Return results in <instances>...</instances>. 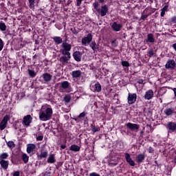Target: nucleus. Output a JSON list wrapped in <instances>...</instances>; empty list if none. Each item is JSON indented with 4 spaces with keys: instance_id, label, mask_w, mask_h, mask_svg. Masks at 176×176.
Returning <instances> with one entry per match:
<instances>
[{
    "instance_id": "nucleus-2",
    "label": "nucleus",
    "mask_w": 176,
    "mask_h": 176,
    "mask_svg": "<svg viewBox=\"0 0 176 176\" xmlns=\"http://www.w3.org/2000/svg\"><path fill=\"white\" fill-rule=\"evenodd\" d=\"M60 85L59 91L60 93H71L72 91L71 84L68 81H63Z\"/></svg>"
},
{
    "instance_id": "nucleus-29",
    "label": "nucleus",
    "mask_w": 176,
    "mask_h": 176,
    "mask_svg": "<svg viewBox=\"0 0 176 176\" xmlns=\"http://www.w3.org/2000/svg\"><path fill=\"white\" fill-rule=\"evenodd\" d=\"M145 160V155L144 154H140L137 157V162L138 163H142Z\"/></svg>"
},
{
    "instance_id": "nucleus-32",
    "label": "nucleus",
    "mask_w": 176,
    "mask_h": 176,
    "mask_svg": "<svg viewBox=\"0 0 176 176\" xmlns=\"http://www.w3.org/2000/svg\"><path fill=\"white\" fill-rule=\"evenodd\" d=\"M28 74L31 78H35L36 76V73L34 70L28 69Z\"/></svg>"
},
{
    "instance_id": "nucleus-37",
    "label": "nucleus",
    "mask_w": 176,
    "mask_h": 176,
    "mask_svg": "<svg viewBox=\"0 0 176 176\" xmlns=\"http://www.w3.org/2000/svg\"><path fill=\"white\" fill-rule=\"evenodd\" d=\"M64 101L66 102V104H68L71 102V96H65L64 98Z\"/></svg>"
},
{
    "instance_id": "nucleus-22",
    "label": "nucleus",
    "mask_w": 176,
    "mask_h": 176,
    "mask_svg": "<svg viewBox=\"0 0 176 176\" xmlns=\"http://www.w3.org/2000/svg\"><path fill=\"white\" fill-rule=\"evenodd\" d=\"M118 163H119L118 157H112L109 162V166H110V167H115V166H117Z\"/></svg>"
},
{
    "instance_id": "nucleus-3",
    "label": "nucleus",
    "mask_w": 176,
    "mask_h": 176,
    "mask_svg": "<svg viewBox=\"0 0 176 176\" xmlns=\"http://www.w3.org/2000/svg\"><path fill=\"white\" fill-rule=\"evenodd\" d=\"M72 46L71 44L67 43V42H63L62 45H60V52L63 54V56H69L71 53Z\"/></svg>"
},
{
    "instance_id": "nucleus-14",
    "label": "nucleus",
    "mask_w": 176,
    "mask_h": 176,
    "mask_svg": "<svg viewBox=\"0 0 176 176\" xmlns=\"http://www.w3.org/2000/svg\"><path fill=\"white\" fill-rule=\"evenodd\" d=\"M153 96H155L153 90L149 89L145 93L144 100H152L153 98Z\"/></svg>"
},
{
    "instance_id": "nucleus-6",
    "label": "nucleus",
    "mask_w": 176,
    "mask_h": 176,
    "mask_svg": "<svg viewBox=\"0 0 176 176\" xmlns=\"http://www.w3.org/2000/svg\"><path fill=\"white\" fill-rule=\"evenodd\" d=\"M97 12L100 14L102 17L107 16L108 13V6H107V5L102 6L100 8L97 9Z\"/></svg>"
},
{
    "instance_id": "nucleus-16",
    "label": "nucleus",
    "mask_w": 176,
    "mask_h": 176,
    "mask_svg": "<svg viewBox=\"0 0 176 176\" xmlns=\"http://www.w3.org/2000/svg\"><path fill=\"white\" fill-rule=\"evenodd\" d=\"M125 159H126L127 163H129V164H130V166H131L132 167H134V166H135V162H134V160H133V159H131L130 154H129L127 153H125Z\"/></svg>"
},
{
    "instance_id": "nucleus-59",
    "label": "nucleus",
    "mask_w": 176,
    "mask_h": 176,
    "mask_svg": "<svg viewBox=\"0 0 176 176\" xmlns=\"http://www.w3.org/2000/svg\"><path fill=\"white\" fill-rule=\"evenodd\" d=\"M175 155H176V151H175Z\"/></svg>"
},
{
    "instance_id": "nucleus-43",
    "label": "nucleus",
    "mask_w": 176,
    "mask_h": 176,
    "mask_svg": "<svg viewBox=\"0 0 176 176\" xmlns=\"http://www.w3.org/2000/svg\"><path fill=\"white\" fill-rule=\"evenodd\" d=\"M2 49H3V41L2 38H0V52H1Z\"/></svg>"
},
{
    "instance_id": "nucleus-27",
    "label": "nucleus",
    "mask_w": 176,
    "mask_h": 176,
    "mask_svg": "<svg viewBox=\"0 0 176 176\" xmlns=\"http://www.w3.org/2000/svg\"><path fill=\"white\" fill-rule=\"evenodd\" d=\"M90 47L94 50V52H97L98 50V45L95 41H92L89 45Z\"/></svg>"
},
{
    "instance_id": "nucleus-26",
    "label": "nucleus",
    "mask_w": 176,
    "mask_h": 176,
    "mask_svg": "<svg viewBox=\"0 0 176 176\" xmlns=\"http://www.w3.org/2000/svg\"><path fill=\"white\" fill-rule=\"evenodd\" d=\"M0 164L4 170H6L8 168V166H9V162L1 160L0 161Z\"/></svg>"
},
{
    "instance_id": "nucleus-18",
    "label": "nucleus",
    "mask_w": 176,
    "mask_h": 176,
    "mask_svg": "<svg viewBox=\"0 0 176 176\" xmlns=\"http://www.w3.org/2000/svg\"><path fill=\"white\" fill-rule=\"evenodd\" d=\"M146 43H155V36L150 33L147 35V38L144 41Z\"/></svg>"
},
{
    "instance_id": "nucleus-20",
    "label": "nucleus",
    "mask_w": 176,
    "mask_h": 176,
    "mask_svg": "<svg viewBox=\"0 0 176 176\" xmlns=\"http://www.w3.org/2000/svg\"><path fill=\"white\" fill-rule=\"evenodd\" d=\"M166 68L174 69L175 68V61L174 60H169L166 64Z\"/></svg>"
},
{
    "instance_id": "nucleus-4",
    "label": "nucleus",
    "mask_w": 176,
    "mask_h": 176,
    "mask_svg": "<svg viewBox=\"0 0 176 176\" xmlns=\"http://www.w3.org/2000/svg\"><path fill=\"white\" fill-rule=\"evenodd\" d=\"M10 120V115H6L0 123V130H5L8 127V122Z\"/></svg>"
},
{
    "instance_id": "nucleus-5",
    "label": "nucleus",
    "mask_w": 176,
    "mask_h": 176,
    "mask_svg": "<svg viewBox=\"0 0 176 176\" xmlns=\"http://www.w3.org/2000/svg\"><path fill=\"white\" fill-rule=\"evenodd\" d=\"M91 41H93V35H91V34H88L87 36L82 38L81 43L82 46H87L90 44Z\"/></svg>"
},
{
    "instance_id": "nucleus-24",
    "label": "nucleus",
    "mask_w": 176,
    "mask_h": 176,
    "mask_svg": "<svg viewBox=\"0 0 176 176\" xmlns=\"http://www.w3.org/2000/svg\"><path fill=\"white\" fill-rule=\"evenodd\" d=\"M69 149L73 152H79L80 151V146L76 144H73L70 146Z\"/></svg>"
},
{
    "instance_id": "nucleus-53",
    "label": "nucleus",
    "mask_w": 176,
    "mask_h": 176,
    "mask_svg": "<svg viewBox=\"0 0 176 176\" xmlns=\"http://www.w3.org/2000/svg\"><path fill=\"white\" fill-rule=\"evenodd\" d=\"M61 149H65L67 148V146L65 144H62L60 146Z\"/></svg>"
},
{
    "instance_id": "nucleus-40",
    "label": "nucleus",
    "mask_w": 176,
    "mask_h": 176,
    "mask_svg": "<svg viewBox=\"0 0 176 176\" xmlns=\"http://www.w3.org/2000/svg\"><path fill=\"white\" fill-rule=\"evenodd\" d=\"M30 3V8H34L35 0H28Z\"/></svg>"
},
{
    "instance_id": "nucleus-25",
    "label": "nucleus",
    "mask_w": 176,
    "mask_h": 176,
    "mask_svg": "<svg viewBox=\"0 0 176 176\" xmlns=\"http://www.w3.org/2000/svg\"><path fill=\"white\" fill-rule=\"evenodd\" d=\"M47 163H56V157L54 154H51L47 158Z\"/></svg>"
},
{
    "instance_id": "nucleus-31",
    "label": "nucleus",
    "mask_w": 176,
    "mask_h": 176,
    "mask_svg": "<svg viewBox=\"0 0 176 176\" xmlns=\"http://www.w3.org/2000/svg\"><path fill=\"white\" fill-rule=\"evenodd\" d=\"M21 159H22V160L24 163H28V160L30 159V157H28V155H27V154H23L22 157H21Z\"/></svg>"
},
{
    "instance_id": "nucleus-9",
    "label": "nucleus",
    "mask_w": 176,
    "mask_h": 176,
    "mask_svg": "<svg viewBox=\"0 0 176 176\" xmlns=\"http://www.w3.org/2000/svg\"><path fill=\"white\" fill-rule=\"evenodd\" d=\"M111 28L115 32H119L123 28V25L122 23H118V22H113L111 25Z\"/></svg>"
},
{
    "instance_id": "nucleus-35",
    "label": "nucleus",
    "mask_w": 176,
    "mask_h": 176,
    "mask_svg": "<svg viewBox=\"0 0 176 176\" xmlns=\"http://www.w3.org/2000/svg\"><path fill=\"white\" fill-rule=\"evenodd\" d=\"M91 131L94 132V133H97V131H100V127H97L96 126H94L93 124L91 125Z\"/></svg>"
},
{
    "instance_id": "nucleus-57",
    "label": "nucleus",
    "mask_w": 176,
    "mask_h": 176,
    "mask_svg": "<svg viewBox=\"0 0 176 176\" xmlns=\"http://www.w3.org/2000/svg\"><path fill=\"white\" fill-rule=\"evenodd\" d=\"M142 133H144V131H140V134H142Z\"/></svg>"
},
{
    "instance_id": "nucleus-42",
    "label": "nucleus",
    "mask_w": 176,
    "mask_h": 176,
    "mask_svg": "<svg viewBox=\"0 0 176 176\" xmlns=\"http://www.w3.org/2000/svg\"><path fill=\"white\" fill-rule=\"evenodd\" d=\"M166 7H164L161 12V17H164V14L166 13Z\"/></svg>"
},
{
    "instance_id": "nucleus-30",
    "label": "nucleus",
    "mask_w": 176,
    "mask_h": 176,
    "mask_svg": "<svg viewBox=\"0 0 176 176\" xmlns=\"http://www.w3.org/2000/svg\"><path fill=\"white\" fill-rule=\"evenodd\" d=\"M47 155H49L47 151H43L38 155V157H39V159H45V157H47Z\"/></svg>"
},
{
    "instance_id": "nucleus-36",
    "label": "nucleus",
    "mask_w": 176,
    "mask_h": 176,
    "mask_svg": "<svg viewBox=\"0 0 176 176\" xmlns=\"http://www.w3.org/2000/svg\"><path fill=\"white\" fill-rule=\"evenodd\" d=\"M8 157H9L8 153H3L0 155V159H8Z\"/></svg>"
},
{
    "instance_id": "nucleus-39",
    "label": "nucleus",
    "mask_w": 176,
    "mask_h": 176,
    "mask_svg": "<svg viewBox=\"0 0 176 176\" xmlns=\"http://www.w3.org/2000/svg\"><path fill=\"white\" fill-rule=\"evenodd\" d=\"M122 67H130V63L129 62L124 60L122 62Z\"/></svg>"
},
{
    "instance_id": "nucleus-49",
    "label": "nucleus",
    "mask_w": 176,
    "mask_h": 176,
    "mask_svg": "<svg viewBox=\"0 0 176 176\" xmlns=\"http://www.w3.org/2000/svg\"><path fill=\"white\" fill-rule=\"evenodd\" d=\"M138 83H139L140 85H143L144 84V80H142V79L138 80Z\"/></svg>"
},
{
    "instance_id": "nucleus-1",
    "label": "nucleus",
    "mask_w": 176,
    "mask_h": 176,
    "mask_svg": "<svg viewBox=\"0 0 176 176\" xmlns=\"http://www.w3.org/2000/svg\"><path fill=\"white\" fill-rule=\"evenodd\" d=\"M39 119L42 122H46L52 119L53 115V109L49 107L47 104H44L41 107V109L38 113Z\"/></svg>"
},
{
    "instance_id": "nucleus-8",
    "label": "nucleus",
    "mask_w": 176,
    "mask_h": 176,
    "mask_svg": "<svg viewBox=\"0 0 176 176\" xmlns=\"http://www.w3.org/2000/svg\"><path fill=\"white\" fill-rule=\"evenodd\" d=\"M126 126L129 130H131V131H138V129H140V125L137 124H133L131 122H128L126 124Z\"/></svg>"
},
{
    "instance_id": "nucleus-19",
    "label": "nucleus",
    "mask_w": 176,
    "mask_h": 176,
    "mask_svg": "<svg viewBox=\"0 0 176 176\" xmlns=\"http://www.w3.org/2000/svg\"><path fill=\"white\" fill-rule=\"evenodd\" d=\"M36 148V146L34 144H29L27 146V152L28 153H34L35 152V149Z\"/></svg>"
},
{
    "instance_id": "nucleus-55",
    "label": "nucleus",
    "mask_w": 176,
    "mask_h": 176,
    "mask_svg": "<svg viewBox=\"0 0 176 176\" xmlns=\"http://www.w3.org/2000/svg\"><path fill=\"white\" fill-rule=\"evenodd\" d=\"M173 91H174V94H175V96L176 97V88L173 89Z\"/></svg>"
},
{
    "instance_id": "nucleus-12",
    "label": "nucleus",
    "mask_w": 176,
    "mask_h": 176,
    "mask_svg": "<svg viewBox=\"0 0 176 176\" xmlns=\"http://www.w3.org/2000/svg\"><path fill=\"white\" fill-rule=\"evenodd\" d=\"M91 90L95 93H100L102 90L101 84L98 82L94 85H91Z\"/></svg>"
},
{
    "instance_id": "nucleus-7",
    "label": "nucleus",
    "mask_w": 176,
    "mask_h": 176,
    "mask_svg": "<svg viewBox=\"0 0 176 176\" xmlns=\"http://www.w3.org/2000/svg\"><path fill=\"white\" fill-rule=\"evenodd\" d=\"M82 74L83 73L80 70H74L72 72L71 76L74 80H78V79H80L82 77Z\"/></svg>"
},
{
    "instance_id": "nucleus-38",
    "label": "nucleus",
    "mask_w": 176,
    "mask_h": 176,
    "mask_svg": "<svg viewBox=\"0 0 176 176\" xmlns=\"http://www.w3.org/2000/svg\"><path fill=\"white\" fill-rule=\"evenodd\" d=\"M147 56L148 57H153V56H155V52L152 50H151L148 51Z\"/></svg>"
},
{
    "instance_id": "nucleus-10",
    "label": "nucleus",
    "mask_w": 176,
    "mask_h": 176,
    "mask_svg": "<svg viewBox=\"0 0 176 176\" xmlns=\"http://www.w3.org/2000/svg\"><path fill=\"white\" fill-rule=\"evenodd\" d=\"M166 129L168 130V133H174L176 131V123L173 122H168Z\"/></svg>"
},
{
    "instance_id": "nucleus-13",
    "label": "nucleus",
    "mask_w": 176,
    "mask_h": 176,
    "mask_svg": "<svg viewBox=\"0 0 176 176\" xmlns=\"http://www.w3.org/2000/svg\"><path fill=\"white\" fill-rule=\"evenodd\" d=\"M137 100V94H129L128 96V104H134Z\"/></svg>"
},
{
    "instance_id": "nucleus-33",
    "label": "nucleus",
    "mask_w": 176,
    "mask_h": 176,
    "mask_svg": "<svg viewBox=\"0 0 176 176\" xmlns=\"http://www.w3.org/2000/svg\"><path fill=\"white\" fill-rule=\"evenodd\" d=\"M7 146L10 149H13V148H14L15 146V144H14V142H13V141H9L8 142H7Z\"/></svg>"
},
{
    "instance_id": "nucleus-48",
    "label": "nucleus",
    "mask_w": 176,
    "mask_h": 176,
    "mask_svg": "<svg viewBox=\"0 0 176 176\" xmlns=\"http://www.w3.org/2000/svg\"><path fill=\"white\" fill-rule=\"evenodd\" d=\"M36 140L37 141H42V140H43V136L39 135L38 137H37Z\"/></svg>"
},
{
    "instance_id": "nucleus-23",
    "label": "nucleus",
    "mask_w": 176,
    "mask_h": 176,
    "mask_svg": "<svg viewBox=\"0 0 176 176\" xmlns=\"http://www.w3.org/2000/svg\"><path fill=\"white\" fill-rule=\"evenodd\" d=\"M53 41L55 43V45H61V43H63V38L60 36L53 37Z\"/></svg>"
},
{
    "instance_id": "nucleus-56",
    "label": "nucleus",
    "mask_w": 176,
    "mask_h": 176,
    "mask_svg": "<svg viewBox=\"0 0 176 176\" xmlns=\"http://www.w3.org/2000/svg\"><path fill=\"white\" fill-rule=\"evenodd\" d=\"M144 19H146V15L143 16Z\"/></svg>"
},
{
    "instance_id": "nucleus-15",
    "label": "nucleus",
    "mask_w": 176,
    "mask_h": 176,
    "mask_svg": "<svg viewBox=\"0 0 176 176\" xmlns=\"http://www.w3.org/2000/svg\"><path fill=\"white\" fill-rule=\"evenodd\" d=\"M41 77L43 78L44 82H45L46 83H49V82H50V80H52V78H53V76H52V74H49V73H44Z\"/></svg>"
},
{
    "instance_id": "nucleus-34",
    "label": "nucleus",
    "mask_w": 176,
    "mask_h": 176,
    "mask_svg": "<svg viewBox=\"0 0 176 176\" xmlns=\"http://www.w3.org/2000/svg\"><path fill=\"white\" fill-rule=\"evenodd\" d=\"M0 30L1 31H6V24L3 22H0Z\"/></svg>"
},
{
    "instance_id": "nucleus-51",
    "label": "nucleus",
    "mask_w": 176,
    "mask_h": 176,
    "mask_svg": "<svg viewBox=\"0 0 176 176\" xmlns=\"http://www.w3.org/2000/svg\"><path fill=\"white\" fill-rule=\"evenodd\" d=\"M13 176H20V172L19 171H16V172L14 173Z\"/></svg>"
},
{
    "instance_id": "nucleus-21",
    "label": "nucleus",
    "mask_w": 176,
    "mask_h": 176,
    "mask_svg": "<svg viewBox=\"0 0 176 176\" xmlns=\"http://www.w3.org/2000/svg\"><path fill=\"white\" fill-rule=\"evenodd\" d=\"M73 57L76 61L79 62L80 60H82V53H80V52L76 51L74 52Z\"/></svg>"
},
{
    "instance_id": "nucleus-17",
    "label": "nucleus",
    "mask_w": 176,
    "mask_h": 176,
    "mask_svg": "<svg viewBox=\"0 0 176 176\" xmlns=\"http://www.w3.org/2000/svg\"><path fill=\"white\" fill-rule=\"evenodd\" d=\"M71 59V54L64 55L60 58V61L62 64H67V63Z\"/></svg>"
},
{
    "instance_id": "nucleus-45",
    "label": "nucleus",
    "mask_w": 176,
    "mask_h": 176,
    "mask_svg": "<svg viewBox=\"0 0 176 176\" xmlns=\"http://www.w3.org/2000/svg\"><path fill=\"white\" fill-rule=\"evenodd\" d=\"M86 115H87V113L82 112V113H81L78 116V118H85V117L86 116Z\"/></svg>"
},
{
    "instance_id": "nucleus-41",
    "label": "nucleus",
    "mask_w": 176,
    "mask_h": 176,
    "mask_svg": "<svg viewBox=\"0 0 176 176\" xmlns=\"http://www.w3.org/2000/svg\"><path fill=\"white\" fill-rule=\"evenodd\" d=\"M94 9H96V12H97V9H100L98 8V6H100V4L98 3V2H95L93 4Z\"/></svg>"
},
{
    "instance_id": "nucleus-47",
    "label": "nucleus",
    "mask_w": 176,
    "mask_h": 176,
    "mask_svg": "<svg viewBox=\"0 0 176 176\" xmlns=\"http://www.w3.org/2000/svg\"><path fill=\"white\" fill-rule=\"evenodd\" d=\"M77 1V6H80L82 5V1L83 0H76Z\"/></svg>"
},
{
    "instance_id": "nucleus-52",
    "label": "nucleus",
    "mask_w": 176,
    "mask_h": 176,
    "mask_svg": "<svg viewBox=\"0 0 176 176\" xmlns=\"http://www.w3.org/2000/svg\"><path fill=\"white\" fill-rule=\"evenodd\" d=\"M148 152H149V153H152L153 152V148L152 147H149Z\"/></svg>"
},
{
    "instance_id": "nucleus-50",
    "label": "nucleus",
    "mask_w": 176,
    "mask_h": 176,
    "mask_svg": "<svg viewBox=\"0 0 176 176\" xmlns=\"http://www.w3.org/2000/svg\"><path fill=\"white\" fill-rule=\"evenodd\" d=\"M171 21L172 23H176V16H173L171 18Z\"/></svg>"
},
{
    "instance_id": "nucleus-28",
    "label": "nucleus",
    "mask_w": 176,
    "mask_h": 176,
    "mask_svg": "<svg viewBox=\"0 0 176 176\" xmlns=\"http://www.w3.org/2000/svg\"><path fill=\"white\" fill-rule=\"evenodd\" d=\"M164 112L166 116H171V115L174 113V110L171 108H168L166 109Z\"/></svg>"
},
{
    "instance_id": "nucleus-54",
    "label": "nucleus",
    "mask_w": 176,
    "mask_h": 176,
    "mask_svg": "<svg viewBox=\"0 0 176 176\" xmlns=\"http://www.w3.org/2000/svg\"><path fill=\"white\" fill-rule=\"evenodd\" d=\"M100 3H104L105 2V0H98Z\"/></svg>"
},
{
    "instance_id": "nucleus-46",
    "label": "nucleus",
    "mask_w": 176,
    "mask_h": 176,
    "mask_svg": "<svg viewBox=\"0 0 176 176\" xmlns=\"http://www.w3.org/2000/svg\"><path fill=\"white\" fill-rule=\"evenodd\" d=\"M89 176H101V175H100V174H98L96 172H94V173H90Z\"/></svg>"
},
{
    "instance_id": "nucleus-44",
    "label": "nucleus",
    "mask_w": 176,
    "mask_h": 176,
    "mask_svg": "<svg viewBox=\"0 0 176 176\" xmlns=\"http://www.w3.org/2000/svg\"><path fill=\"white\" fill-rule=\"evenodd\" d=\"M111 45L112 46H113V47H116V46H118V41H116V40L113 41L111 42Z\"/></svg>"
},
{
    "instance_id": "nucleus-11",
    "label": "nucleus",
    "mask_w": 176,
    "mask_h": 176,
    "mask_svg": "<svg viewBox=\"0 0 176 176\" xmlns=\"http://www.w3.org/2000/svg\"><path fill=\"white\" fill-rule=\"evenodd\" d=\"M32 122V117H31V116L27 115L23 118V123L24 126H25V127H28V126H30V124H31Z\"/></svg>"
},
{
    "instance_id": "nucleus-58",
    "label": "nucleus",
    "mask_w": 176,
    "mask_h": 176,
    "mask_svg": "<svg viewBox=\"0 0 176 176\" xmlns=\"http://www.w3.org/2000/svg\"><path fill=\"white\" fill-rule=\"evenodd\" d=\"M75 120H78V119L76 118Z\"/></svg>"
}]
</instances>
